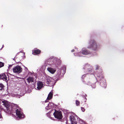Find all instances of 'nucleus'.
I'll return each mask as SVG.
<instances>
[{
  "label": "nucleus",
  "mask_w": 124,
  "mask_h": 124,
  "mask_svg": "<svg viewBox=\"0 0 124 124\" xmlns=\"http://www.w3.org/2000/svg\"><path fill=\"white\" fill-rule=\"evenodd\" d=\"M41 51L40 50L36 49H34L32 51L33 54L36 55L39 54L40 53Z\"/></svg>",
  "instance_id": "obj_11"
},
{
  "label": "nucleus",
  "mask_w": 124,
  "mask_h": 124,
  "mask_svg": "<svg viewBox=\"0 0 124 124\" xmlns=\"http://www.w3.org/2000/svg\"><path fill=\"white\" fill-rule=\"evenodd\" d=\"M75 51V50L74 49H73L71 50V51L72 52H74Z\"/></svg>",
  "instance_id": "obj_20"
},
{
  "label": "nucleus",
  "mask_w": 124,
  "mask_h": 124,
  "mask_svg": "<svg viewBox=\"0 0 124 124\" xmlns=\"http://www.w3.org/2000/svg\"><path fill=\"white\" fill-rule=\"evenodd\" d=\"M3 85L2 84H0V90H2L3 88Z\"/></svg>",
  "instance_id": "obj_16"
},
{
  "label": "nucleus",
  "mask_w": 124,
  "mask_h": 124,
  "mask_svg": "<svg viewBox=\"0 0 124 124\" xmlns=\"http://www.w3.org/2000/svg\"><path fill=\"white\" fill-rule=\"evenodd\" d=\"M46 83L47 84L51 86L54 85L55 83V82L53 79L51 77H48L46 78Z\"/></svg>",
  "instance_id": "obj_4"
},
{
  "label": "nucleus",
  "mask_w": 124,
  "mask_h": 124,
  "mask_svg": "<svg viewBox=\"0 0 124 124\" xmlns=\"http://www.w3.org/2000/svg\"><path fill=\"white\" fill-rule=\"evenodd\" d=\"M37 89L39 90L43 87L44 84L41 82L39 81L37 82Z\"/></svg>",
  "instance_id": "obj_6"
},
{
  "label": "nucleus",
  "mask_w": 124,
  "mask_h": 124,
  "mask_svg": "<svg viewBox=\"0 0 124 124\" xmlns=\"http://www.w3.org/2000/svg\"><path fill=\"white\" fill-rule=\"evenodd\" d=\"M47 70L49 72L52 74H54L56 71L55 69L51 67H48Z\"/></svg>",
  "instance_id": "obj_7"
},
{
  "label": "nucleus",
  "mask_w": 124,
  "mask_h": 124,
  "mask_svg": "<svg viewBox=\"0 0 124 124\" xmlns=\"http://www.w3.org/2000/svg\"><path fill=\"white\" fill-rule=\"evenodd\" d=\"M23 54L24 55L25 54V53H23Z\"/></svg>",
  "instance_id": "obj_24"
},
{
  "label": "nucleus",
  "mask_w": 124,
  "mask_h": 124,
  "mask_svg": "<svg viewBox=\"0 0 124 124\" xmlns=\"http://www.w3.org/2000/svg\"><path fill=\"white\" fill-rule=\"evenodd\" d=\"M54 111L53 114L54 117L58 119L61 120L62 118V112L60 111L57 110L55 109H54Z\"/></svg>",
  "instance_id": "obj_3"
},
{
  "label": "nucleus",
  "mask_w": 124,
  "mask_h": 124,
  "mask_svg": "<svg viewBox=\"0 0 124 124\" xmlns=\"http://www.w3.org/2000/svg\"><path fill=\"white\" fill-rule=\"evenodd\" d=\"M0 78L6 82L9 79L4 74H3L0 76Z\"/></svg>",
  "instance_id": "obj_8"
},
{
  "label": "nucleus",
  "mask_w": 124,
  "mask_h": 124,
  "mask_svg": "<svg viewBox=\"0 0 124 124\" xmlns=\"http://www.w3.org/2000/svg\"><path fill=\"white\" fill-rule=\"evenodd\" d=\"M19 53H17L16 54V55H17L18 54H19Z\"/></svg>",
  "instance_id": "obj_22"
},
{
  "label": "nucleus",
  "mask_w": 124,
  "mask_h": 124,
  "mask_svg": "<svg viewBox=\"0 0 124 124\" xmlns=\"http://www.w3.org/2000/svg\"><path fill=\"white\" fill-rule=\"evenodd\" d=\"M53 92V91H52L51 92H50L49 93H52Z\"/></svg>",
  "instance_id": "obj_21"
},
{
  "label": "nucleus",
  "mask_w": 124,
  "mask_h": 124,
  "mask_svg": "<svg viewBox=\"0 0 124 124\" xmlns=\"http://www.w3.org/2000/svg\"><path fill=\"white\" fill-rule=\"evenodd\" d=\"M12 66V65H9L8 67V68L10 69V67H11Z\"/></svg>",
  "instance_id": "obj_19"
},
{
  "label": "nucleus",
  "mask_w": 124,
  "mask_h": 124,
  "mask_svg": "<svg viewBox=\"0 0 124 124\" xmlns=\"http://www.w3.org/2000/svg\"><path fill=\"white\" fill-rule=\"evenodd\" d=\"M82 53L83 54L87 55L90 54L91 52L86 49H83Z\"/></svg>",
  "instance_id": "obj_9"
},
{
  "label": "nucleus",
  "mask_w": 124,
  "mask_h": 124,
  "mask_svg": "<svg viewBox=\"0 0 124 124\" xmlns=\"http://www.w3.org/2000/svg\"><path fill=\"white\" fill-rule=\"evenodd\" d=\"M100 67L98 65H96V70H98L99 69Z\"/></svg>",
  "instance_id": "obj_18"
},
{
  "label": "nucleus",
  "mask_w": 124,
  "mask_h": 124,
  "mask_svg": "<svg viewBox=\"0 0 124 124\" xmlns=\"http://www.w3.org/2000/svg\"><path fill=\"white\" fill-rule=\"evenodd\" d=\"M15 58H14V59H13V60H15Z\"/></svg>",
  "instance_id": "obj_23"
},
{
  "label": "nucleus",
  "mask_w": 124,
  "mask_h": 124,
  "mask_svg": "<svg viewBox=\"0 0 124 124\" xmlns=\"http://www.w3.org/2000/svg\"><path fill=\"white\" fill-rule=\"evenodd\" d=\"M66 67L65 66H62V70H63V71L62 72V74H64L66 72Z\"/></svg>",
  "instance_id": "obj_15"
},
{
  "label": "nucleus",
  "mask_w": 124,
  "mask_h": 124,
  "mask_svg": "<svg viewBox=\"0 0 124 124\" xmlns=\"http://www.w3.org/2000/svg\"><path fill=\"white\" fill-rule=\"evenodd\" d=\"M27 80L29 83L30 82H33V78L31 77H29L28 78H27Z\"/></svg>",
  "instance_id": "obj_12"
},
{
  "label": "nucleus",
  "mask_w": 124,
  "mask_h": 124,
  "mask_svg": "<svg viewBox=\"0 0 124 124\" xmlns=\"http://www.w3.org/2000/svg\"><path fill=\"white\" fill-rule=\"evenodd\" d=\"M53 93H49L47 99V100H50L52 99L53 97Z\"/></svg>",
  "instance_id": "obj_13"
},
{
  "label": "nucleus",
  "mask_w": 124,
  "mask_h": 124,
  "mask_svg": "<svg viewBox=\"0 0 124 124\" xmlns=\"http://www.w3.org/2000/svg\"><path fill=\"white\" fill-rule=\"evenodd\" d=\"M4 66V64L2 62H0V68Z\"/></svg>",
  "instance_id": "obj_17"
},
{
  "label": "nucleus",
  "mask_w": 124,
  "mask_h": 124,
  "mask_svg": "<svg viewBox=\"0 0 124 124\" xmlns=\"http://www.w3.org/2000/svg\"><path fill=\"white\" fill-rule=\"evenodd\" d=\"M3 103L2 104L6 108L5 109V111L8 114H13L15 113L17 117L20 119L24 118L25 116L22 112L21 108L17 105L12 107L9 102L6 100H3L1 101Z\"/></svg>",
  "instance_id": "obj_1"
},
{
  "label": "nucleus",
  "mask_w": 124,
  "mask_h": 124,
  "mask_svg": "<svg viewBox=\"0 0 124 124\" xmlns=\"http://www.w3.org/2000/svg\"><path fill=\"white\" fill-rule=\"evenodd\" d=\"M11 95L13 97H16L17 98H20V97H21L22 96L24 95V93H20V95L17 94H15L14 93H11Z\"/></svg>",
  "instance_id": "obj_10"
},
{
  "label": "nucleus",
  "mask_w": 124,
  "mask_h": 124,
  "mask_svg": "<svg viewBox=\"0 0 124 124\" xmlns=\"http://www.w3.org/2000/svg\"><path fill=\"white\" fill-rule=\"evenodd\" d=\"M12 70L14 72L19 74L22 72V69L20 66L17 65L13 68Z\"/></svg>",
  "instance_id": "obj_5"
},
{
  "label": "nucleus",
  "mask_w": 124,
  "mask_h": 124,
  "mask_svg": "<svg viewBox=\"0 0 124 124\" xmlns=\"http://www.w3.org/2000/svg\"><path fill=\"white\" fill-rule=\"evenodd\" d=\"M52 104L53 105V103H49V104H48V106L46 107V109L47 110H48L50 108H51L52 107H50L52 106Z\"/></svg>",
  "instance_id": "obj_14"
},
{
  "label": "nucleus",
  "mask_w": 124,
  "mask_h": 124,
  "mask_svg": "<svg viewBox=\"0 0 124 124\" xmlns=\"http://www.w3.org/2000/svg\"><path fill=\"white\" fill-rule=\"evenodd\" d=\"M87 48H91L94 51L97 50L98 46L96 41L93 40H90L89 42Z\"/></svg>",
  "instance_id": "obj_2"
}]
</instances>
